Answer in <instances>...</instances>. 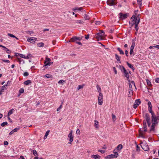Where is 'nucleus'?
Returning a JSON list of instances; mask_svg holds the SVG:
<instances>
[{
  "label": "nucleus",
  "instance_id": "nucleus-40",
  "mask_svg": "<svg viewBox=\"0 0 159 159\" xmlns=\"http://www.w3.org/2000/svg\"><path fill=\"white\" fill-rule=\"evenodd\" d=\"M98 34L100 35L101 37H102L104 35V32L103 31H102L101 32L98 33Z\"/></svg>",
  "mask_w": 159,
  "mask_h": 159
},
{
  "label": "nucleus",
  "instance_id": "nucleus-41",
  "mask_svg": "<svg viewBox=\"0 0 159 159\" xmlns=\"http://www.w3.org/2000/svg\"><path fill=\"white\" fill-rule=\"evenodd\" d=\"M7 124L8 123L7 122H4L1 124V125L2 127H4L6 125H7Z\"/></svg>",
  "mask_w": 159,
  "mask_h": 159
},
{
  "label": "nucleus",
  "instance_id": "nucleus-2",
  "mask_svg": "<svg viewBox=\"0 0 159 159\" xmlns=\"http://www.w3.org/2000/svg\"><path fill=\"white\" fill-rule=\"evenodd\" d=\"M148 111L149 112L151 113L152 115V119L157 118V117L155 116L154 112L152 111V106L150 102H148Z\"/></svg>",
  "mask_w": 159,
  "mask_h": 159
},
{
  "label": "nucleus",
  "instance_id": "nucleus-13",
  "mask_svg": "<svg viewBox=\"0 0 159 159\" xmlns=\"http://www.w3.org/2000/svg\"><path fill=\"white\" fill-rule=\"evenodd\" d=\"M37 40V38L34 37H32L31 38H29L27 39V41L28 42L32 43H34L35 42V41Z\"/></svg>",
  "mask_w": 159,
  "mask_h": 159
},
{
  "label": "nucleus",
  "instance_id": "nucleus-32",
  "mask_svg": "<svg viewBox=\"0 0 159 159\" xmlns=\"http://www.w3.org/2000/svg\"><path fill=\"white\" fill-rule=\"evenodd\" d=\"M94 126L96 128H98V122L97 120L94 121Z\"/></svg>",
  "mask_w": 159,
  "mask_h": 159
},
{
  "label": "nucleus",
  "instance_id": "nucleus-43",
  "mask_svg": "<svg viewBox=\"0 0 159 159\" xmlns=\"http://www.w3.org/2000/svg\"><path fill=\"white\" fill-rule=\"evenodd\" d=\"M96 38L98 39H102V37L100 36V35L98 34H97V36H96Z\"/></svg>",
  "mask_w": 159,
  "mask_h": 159
},
{
  "label": "nucleus",
  "instance_id": "nucleus-48",
  "mask_svg": "<svg viewBox=\"0 0 159 159\" xmlns=\"http://www.w3.org/2000/svg\"><path fill=\"white\" fill-rule=\"evenodd\" d=\"M8 36H10V37H12V38L16 37V36L14 35H13L12 34H9V33L8 34Z\"/></svg>",
  "mask_w": 159,
  "mask_h": 159
},
{
  "label": "nucleus",
  "instance_id": "nucleus-45",
  "mask_svg": "<svg viewBox=\"0 0 159 159\" xmlns=\"http://www.w3.org/2000/svg\"><path fill=\"white\" fill-rule=\"evenodd\" d=\"M4 50L6 51L7 53H11V51L6 48L4 49Z\"/></svg>",
  "mask_w": 159,
  "mask_h": 159
},
{
  "label": "nucleus",
  "instance_id": "nucleus-56",
  "mask_svg": "<svg viewBox=\"0 0 159 159\" xmlns=\"http://www.w3.org/2000/svg\"><path fill=\"white\" fill-rule=\"evenodd\" d=\"M95 23L96 25H100L101 23V22L99 21H96Z\"/></svg>",
  "mask_w": 159,
  "mask_h": 159
},
{
  "label": "nucleus",
  "instance_id": "nucleus-54",
  "mask_svg": "<svg viewBox=\"0 0 159 159\" xmlns=\"http://www.w3.org/2000/svg\"><path fill=\"white\" fill-rule=\"evenodd\" d=\"M114 155H115V158L117 157L118 156V154L117 152H114V154H113Z\"/></svg>",
  "mask_w": 159,
  "mask_h": 159
},
{
  "label": "nucleus",
  "instance_id": "nucleus-53",
  "mask_svg": "<svg viewBox=\"0 0 159 159\" xmlns=\"http://www.w3.org/2000/svg\"><path fill=\"white\" fill-rule=\"evenodd\" d=\"M113 69L115 74H117V70H116V68L115 67H113Z\"/></svg>",
  "mask_w": 159,
  "mask_h": 159
},
{
  "label": "nucleus",
  "instance_id": "nucleus-5",
  "mask_svg": "<svg viewBox=\"0 0 159 159\" xmlns=\"http://www.w3.org/2000/svg\"><path fill=\"white\" fill-rule=\"evenodd\" d=\"M50 61V59L47 57H46V60L44 62V66H50V65L52 64L53 62Z\"/></svg>",
  "mask_w": 159,
  "mask_h": 159
},
{
  "label": "nucleus",
  "instance_id": "nucleus-61",
  "mask_svg": "<svg viewBox=\"0 0 159 159\" xmlns=\"http://www.w3.org/2000/svg\"><path fill=\"white\" fill-rule=\"evenodd\" d=\"M155 82L156 83H159V78H157L156 79H155Z\"/></svg>",
  "mask_w": 159,
  "mask_h": 159
},
{
  "label": "nucleus",
  "instance_id": "nucleus-16",
  "mask_svg": "<svg viewBox=\"0 0 159 159\" xmlns=\"http://www.w3.org/2000/svg\"><path fill=\"white\" fill-rule=\"evenodd\" d=\"M135 39H133L132 41V45L130 47V50H133L135 45Z\"/></svg>",
  "mask_w": 159,
  "mask_h": 159
},
{
  "label": "nucleus",
  "instance_id": "nucleus-19",
  "mask_svg": "<svg viewBox=\"0 0 159 159\" xmlns=\"http://www.w3.org/2000/svg\"><path fill=\"white\" fill-rule=\"evenodd\" d=\"M91 157L95 159L97 158L99 159L100 157L98 155H92L91 156Z\"/></svg>",
  "mask_w": 159,
  "mask_h": 159
},
{
  "label": "nucleus",
  "instance_id": "nucleus-29",
  "mask_svg": "<svg viewBox=\"0 0 159 159\" xmlns=\"http://www.w3.org/2000/svg\"><path fill=\"white\" fill-rule=\"evenodd\" d=\"M122 148L123 146L122 145L119 144L117 146L116 148L117 150H120L122 149Z\"/></svg>",
  "mask_w": 159,
  "mask_h": 159
},
{
  "label": "nucleus",
  "instance_id": "nucleus-24",
  "mask_svg": "<svg viewBox=\"0 0 159 159\" xmlns=\"http://www.w3.org/2000/svg\"><path fill=\"white\" fill-rule=\"evenodd\" d=\"M31 83V82L30 80H26L24 82V84L26 85H27L29 84H30Z\"/></svg>",
  "mask_w": 159,
  "mask_h": 159
},
{
  "label": "nucleus",
  "instance_id": "nucleus-9",
  "mask_svg": "<svg viewBox=\"0 0 159 159\" xmlns=\"http://www.w3.org/2000/svg\"><path fill=\"white\" fill-rule=\"evenodd\" d=\"M140 144H142L141 147L144 151H148L149 150V148L146 143L143 144V143H141Z\"/></svg>",
  "mask_w": 159,
  "mask_h": 159
},
{
  "label": "nucleus",
  "instance_id": "nucleus-64",
  "mask_svg": "<svg viewBox=\"0 0 159 159\" xmlns=\"http://www.w3.org/2000/svg\"><path fill=\"white\" fill-rule=\"evenodd\" d=\"M76 43H77V44H79V45H81V46L82 45V43L81 42H80L77 41L76 42Z\"/></svg>",
  "mask_w": 159,
  "mask_h": 159
},
{
  "label": "nucleus",
  "instance_id": "nucleus-22",
  "mask_svg": "<svg viewBox=\"0 0 159 159\" xmlns=\"http://www.w3.org/2000/svg\"><path fill=\"white\" fill-rule=\"evenodd\" d=\"M146 81L147 83V84L148 85V86L151 87L152 86V84L151 83V82L148 80L146 79Z\"/></svg>",
  "mask_w": 159,
  "mask_h": 159
},
{
  "label": "nucleus",
  "instance_id": "nucleus-11",
  "mask_svg": "<svg viewBox=\"0 0 159 159\" xmlns=\"http://www.w3.org/2000/svg\"><path fill=\"white\" fill-rule=\"evenodd\" d=\"M143 129H144L143 131H142L140 133L139 136L142 138H144V137L143 136V135L144 134V132L147 131V125L144 124L143 125Z\"/></svg>",
  "mask_w": 159,
  "mask_h": 159
},
{
  "label": "nucleus",
  "instance_id": "nucleus-59",
  "mask_svg": "<svg viewBox=\"0 0 159 159\" xmlns=\"http://www.w3.org/2000/svg\"><path fill=\"white\" fill-rule=\"evenodd\" d=\"M77 134H79L80 133V130L79 129H77L76 131Z\"/></svg>",
  "mask_w": 159,
  "mask_h": 159
},
{
  "label": "nucleus",
  "instance_id": "nucleus-55",
  "mask_svg": "<svg viewBox=\"0 0 159 159\" xmlns=\"http://www.w3.org/2000/svg\"><path fill=\"white\" fill-rule=\"evenodd\" d=\"M65 81L63 80H60L58 82V84H62Z\"/></svg>",
  "mask_w": 159,
  "mask_h": 159
},
{
  "label": "nucleus",
  "instance_id": "nucleus-36",
  "mask_svg": "<svg viewBox=\"0 0 159 159\" xmlns=\"http://www.w3.org/2000/svg\"><path fill=\"white\" fill-rule=\"evenodd\" d=\"M142 0H137V2L139 5V7L140 8L142 6Z\"/></svg>",
  "mask_w": 159,
  "mask_h": 159
},
{
  "label": "nucleus",
  "instance_id": "nucleus-4",
  "mask_svg": "<svg viewBox=\"0 0 159 159\" xmlns=\"http://www.w3.org/2000/svg\"><path fill=\"white\" fill-rule=\"evenodd\" d=\"M129 82V93L130 94V93L131 92V93H133V88L132 87V86L133 85L134 86L135 88L136 89V87L135 83L133 81H130L129 80H128Z\"/></svg>",
  "mask_w": 159,
  "mask_h": 159
},
{
  "label": "nucleus",
  "instance_id": "nucleus-63",
  "mask_svg": "<svg viewBox=\"0 0 159 159\" xmlns=\"http://www.w3.org/2000/svg\"><path fill=\"white\" fill-rule=\"evenodd\" d=\"M140 148L138 145H136V150L138 151L139 150Z\"/></svg>",
  "mask_w": 159,
  "mask_h": 159
},
{
  "label": "nucleus",
  "instance_id": "nucleus-34",
  "mask_svg": "<svg viewBox=\"0 0 159 159\" xmlns=\"http://www.w3.org/2000/svg\"><path fill=\"white\" fill-rule=\"evenodd\" d=\"M84 85H79L78 87L76 89L77 90H79L80 89L83 88Z\"/></svg>",
  "mask_w": 159,
  "mask_h": 159
},
{
  "label": "nucleus",
  "instance_id": "nucleus-23",
  "mask_svg": "<svg viewBox=\"0 0 159 159\" xmlns=\"http://www.w3.org/2000/svg\"><path fill=\"white\" fill-rule=\"evenodd\" d=\"M119 66L120 69V70H121V71L122 72H123L124 71L125 72L126 71V70H125V68L123 66Z\"/></svg>",
  "mask_w": 159,
  "mask_h": 159
},
{
  "label": "nucleus",
  "instance_id": "nucleus-31",
  "mask_svg": "<svg viewBox=\"0 0 159 159\" xmlns=\"http://www.w3.org/2000/svg\"><path fill=\"white\" fill-rule=\"evenodd\" d=\"M96 87H97V89L98 90V92L99 93H101V88H100V86H99V85L98 84L97 85H96Z\"/></svg>",
  "mask_w": 159,
  "mask_h": 159
},
{
  "label": "nucleus",
  "instance_id": "nucleus-17",
  "mask_svg": "<svg viewBox=\"0 0 159 159\" xmlns=\"http://www.w3.org/2000/svg\"><path fill=\"white\" fill-rule=\"evenodd\" d=\"M124 73V75L127 78L128 80H129V75L127 71L126 70L125 72H123Z\"/></svg>",
  "mask_w": 159,
  "mask_h": 159
},
{
  "label": "nucleus",
  "instance_id": "nucleus-25",
  "mask_svg": "<svg viewBox=\"0 0 159 159\" xmlns=\"http://www.w3.org/2000/svg\"><path fill=\"white\" fill-rule=\"evenodd\" d=\"M115 157L113 154H111L107 156L106 157V158H115Z\"/></svg>",
  "mask_w": 159,
  "mask_h": 159
},
{
  "label": "nucleus",
  "instance_id": "nucleus-46",
  "mask_svg": "<svg viewBox=\"0 0 159 159\" xmlns=\"http://www.w3.org/2000/svg\"><path fill=\"white\" fill-rule=\"evenodd\" d=\"M112 118L113 121H115L116 120V116L113 114L112 115Z\"/></svg>",
  "mask_w": 159,
  "mask_h": 159
},
{
  "label": "nucleus",
  "instance_id": "nucleus-37",
  "mask_svg": "<svg viewBox=\"0 0 159 159\" xmlns=\"http://www.w3.org/2000/svg\"><path fill=\"white\" fill-rule=\"evenodd\" d=\"M18 55H19V57H22L25 59V58H28L27 57H25V55L20 54H18Z\"/></svg>",
  "mask_w": 159,
  "mask_h": 159
},
{
  "label": "nucleus",
  "instance_id": "nucleus-58",
  "mask_svg": "<svg viewBox=\"0 0 159 159\" xmlns=\"http://www.w3.org/2000/svg\"><path fill=\"white\" fill-rule=\"evenodd\" d=\"M98 151L101 152L102 153H104L105 152V151L102 150H99Z\"/></svg>",
  "mask_w": 159,
  "mask_h": 159
},
{
  "label": "nucleus",
  "instance_id": "nucleus-3",
  "mask_svg": "<svg viewBox=\"0 0 159 159\" xmlns=\"http://www.w3.org/2000/svg\"><path fill=\"white\" fill-rule=\"evenodd\" d=\"M131 19L132 20V21L130 22V24H131L132 25H136V24L137 23L138 21L139 20V22H140V19L139 17L137 16L136 17L135 16H133L131 18Z\"/></svg>",
  "mask_w": 159,
  "mask_h": 159
},
{
  "label": "nucleus",
  "instance_id": "nucleus-28",
  "mask_svg": "<svg viewBox=\"0 0 159 159\" xmlns=\"http://www.w3.org/2000/svg\"><path fill=\"white\" fill-rule=\"evenodd\" d=\"M117 50L120 53V54H124V53L123 51L119 48H117Z\"/></svg>",
  "mask_w": 159,
  "mask_h": 159
},
{
  "label": "nucleus",
  "instance_id": "nucleus-30",
  "mask_svg": "<svg viewBox=\"0 0 159 159\" xmlns=\"http://www.w3.org/2000/svg\"><path fill=\"white\" fill-rule=\"evenodd\" d=\"M50 132V130H48L47 131L46 133H45V134L44 137V139H45L47 138V136L48 135L49 133Z\"/></svg>",
  "mask_w": 159,
  "mask_h": 159
},
{
  "label": "nucleus",
  "instance_id": "nucleus-6",
  "mask_svg": "<svg viewBox=\"0 0 159 159\" xmlns=\"http://www.w3.org/2000/svg\"><path fill=\"white\" fill-rule=\"evenodd\" d=\"M103 96L102 93H99L98 97V104L100 105H101L103 103Z\"/></svg>",
  "mask_w": 159,
  "mask_h": 159
},
{
  "label": "nucleus",
  "instance_id": "nucleus-38",
  "mask_svg": "<svg viewBox=\"0 0 159 159\" xmlns=\"http://www.w3.org/2000/svg\"><path fill=\"white\" fill-rule=\"evenodd\" d=\"M33 153L34 155L35 156L38 155L37 152L35 150H33Z\"/></svg>",
  "mask_w": 159,
  "mask_h": 159
},
{
  "label": "nucleus",
  "instance_id": "nucleus-39",
  "mask_svg": "<svg viewBox=\"0 0 159 159\" xmlns=\"http://www.w3.org/2000/svg\"><path fill=\"white\" fill-rule=\"evenodd\" d=\"M76 23L83 24L84 22L82 20H77L76 22Z\"/></svg>",
  "mask_w": 159,
  "mask_h": 159
},
{
  "label": "nucleus",
  "instance_id": "nucleus-14",
  "mask_svg": "<svg viewBox=\"0 0 159 159\" xmlns=\"http://www.w3.org/2000/svg\"><path fill=\"white\" fill-rule=\"evenodd\" d=\"M119 18L122 20L125 19L127 17V15L126 14H123L121 13L119 14Z\"/></svg>",
  "mask_w": 159,
  "mask_h": 159
},
{
  "label": "nucleus",
  "instance_id": "nucleus-18",
  "mask_svg": "<svg viewBox=\"0 0 159 159\" xmlns=\"http://www.w3.org/2000/svg\"><path fill=\"white\" fill-rule=\"evenodd\" d=\"M115 56L116 59L117 60V62L120 63V57H119L117 54H115Z\"/></svg>",
  "mask_w": 159,
  "mask_h": 159
},
{
  "label": "nucleus",
  "instance_id": "nucleus-8",
  "mask_svg": "<svg viewBox=\"0 0 159 159\" xmlns=\"http://www.w3.org/2000/svg\"><path fill=\"white\" fill-rule=\"evenodd\" d=\"M82 39V37H77L76 36H74L73 37V38H72L69 41V42H76L77 40H80Z\"/></svg>",
  "mask_w": 159,
  "mask_h": 159
},
{
  "label": "nucleus",
  "instance_id": "nucleus-27",
  "mask_svg": "<svg viewBox=\"0 0 159 159\" xmlns=\"http://www.w3.org/2000/svg\"><path fill=\"white\" fill-rule=\"evenodd\" d=\"M139 20L137 22V23H136V24L135 25V30H136V31L137 32L138 31V30L139 29V27H138V25L139 24Z\"/></svg>",
  "mask_w": 159,
  "mask_h": 159
},
{
  "label": "nucleus",
  "instance_id": "nucleus-50",
  "mask_svg": "<svg viewBox=\"0 0 159 159\" xmlns=\"http://www.w3.org/2000/svg\"><path fill=\"white\" fill-rule=\"evenodd\" d=\"M45 77L48 78H50L52 77V75L49 74H46L45 75Z\"/></svg>",
  "mask_w": 159,
  "mask_h": 159
},
{
  "label": "nucleus",
  "instance_id": "nucleus-62",
  "mask_svg": "<svg viewBox=\"0 0 159 159\" xmlns=\"http://www.w3.org/2000/svg\"><path fill=\"white\" fill-rule=\"evenodd\" d=\"M4 144L5 145H8V142L7 141H5L4 142Z\"/></svg>",
  "mask_w": 159,
  "mask_h": 159
},
{
  "label": "nucleus",
  "instance_id": "nucleus-51",
  "mask_svg": "<svg viewBox=\"0 0 159 159\" xmlns=\"http://www.w3.org/2000/svg\"><path fill=\"white\" fill-rule=\"evenodd\" d=\"M19 129V128H16L13 130L14 132H17L18 130Z\"/></svg>",
  "mask_w": 159,
  "mask_h": 159
},
{
  "label": "nucleus",
  "instance_id": "nucleus-47",
  "mask_svg": "<svg viewBox=\"0 0 159 159\" xmlns=\"http://www.w3.org/2000/svg\"><path fill=\"white\" fill-rule=\"evenodd\" d=\"M19 92L20 93H24V89H23V88H21L19 90Z\"/></svg>",
  "mask_w": 159,
  "mask_h": 159
},
{
  "label": "nucleus",
  "instance_id": "nucleus-57",
  "mask_svg": "<svg viewBox=\"0 0 159 159\" xmlns=\"http://www.w3.org/2000/svg\"><path fill=\"white\" fill-rule=\"evenodd\" d=\"M2 61L3 62H7V63H9L10 62V61L9 60H2Z\"/></svg>",
  "mask_w": 159,
  "mask_h": 159
},
{
  "label": "nucleus",
  "instance_id": "nucleus-35",
  "mask_svg": "<svg viewBox=\"0 0 159 159\" xmlns=\"http://www.w3.org/2000/svg\"><path fill=\"white\" fill-rule=\"evenodd\" d=\"M84 18L85 20H88L90 18L89 16L86 14H84Z\"/></svg>",
  "mask_w": 159,
  "mask_h": 159
},
{
  "label": "nucleus",
  "instance_id": "nucleus-7",
  "mask_svg": "<svg viewBox=\"0 0 159 159\" xmlns=\"http://www.w3.org/2000/svg\"><path fill=\"white\" fill-rule=\"evenodd\" d=\"M146 120L148 124V126L149 127L151 125L150 118L149 115L148 113H146L145 115Z\"/></svg>",
  "mask_w": 159,
  "mask_h": 159
},
{
  "label": "nucleus",
  "instance_id": "nucleus-49",
  "mask_svg": "<svg viewBox=\"0 0 159 159\" xmlns=\"http://www.w3.org/2000/svg\"><path fill=\"white\" fill-rule=\"evenodd\" d=\"M29 74L27 72H25L23 74V75L24 76H27L29 75Z\"/></svg>",
  "mask_w": 159,
  "mask_h": 159
},
{
  "label": "nucleus",
  "instance_id": "nucleus-42",
  "mask_svg": "<svg viewBox=\"0 0 159 159\" xmlns=\"http://www.w3.org/2000/svg\"><path fill=\"white\" fill-rule=\"evenodd\" d=\"M6 84H5L4 85H3L2 87V88L1 89L2 91H4V90L6 89H7V88H6Z\"/></svg>",
  "mask_w": 159,
  "mask_h": 159
},
{
  "label": "nucleus",
  "instance_id": "nucleus-20",
  "mask_svg": "<svg viewBox=\"0 0 159 159\" xmlns=\"http://www.w3.org/2000/svg\"><path fill=\"white\" fill-rule=\"evenodd\" d=\"M126 63L128 65V66L130 68H131L133 71H134V67L130 63H128V62H126Z\"/></svg>",
  "mask_w": 159,
  "mask_h": 159
},
{
  "label": "nucleus",
  "instance_id": "nucleus-12",
  "mask_svg": "<svg viewBox=\"0 0 159 159\" xmlns=\"http://www.w3.org/2000/svg\"><path fill=\"white\" fill-rule=\"evenodd\" d=\"M141 102L140 99H136L135 101L134 104L133 106V107L134 109H136L137 107H138L139 105L140 104Z\"/></svg>",
  "mask_w": 159,
  "mask_h": 159
},
{
  "label": "nucleus",
  "instance_id": "nucleus-15",
  "mask_svg": "<svg viewBox=\"0 0 159 159\" xmlns=\"http://www.w3.org/2000/svg\"><path fill=\"white\" fill-rule=\"evenodd\" d=\"M107 3L108 5L110 6L114 5L115 4L114 0H108L107 2Z\"/></svg>",
  "mask_w": 159,
  "mask_h": 159
},
{
  "label": "nucleus",
  "instance_id": "nucleus-1",
  "mask_svg": "<svg viewBox=\"0 0 159 159\" xmlns=\"http://www.w3.org/2000/svg\"><path fill=\"white\" fill-rule=\"evenodd\" d=\"M158 118H155L152 119V125H150V128L149 129V132H152L154 133L155 132V127L158 124L157 121Z\"/></svg>",
  "mask_w": 159,
  "mask_h": 159
},
{
  "label": "nucleus",
  "instance_id": "nucleus-33",
  "mask_svg": "<svg viewBox=\"0 0 159 159\" xmlns=\"http://www.w3.org/2000/svg\"><path fill=\"white\" fill-rule=\"evenodd\" d=\"M14 110L13 109H12L9 111L8 113V116H9L10 115L12 114L13 113V111Z\"/></svg>",
  "mask_w": 159,
  "mask_h": 159
},
{
  "label": "nucleus",
  "instance_id": "nucleus-10",
  "mask_svg": "<svg viewBox=\"0 0 159 159\" xmlns=\"http://www.w3.org/2000/svg\"><path fill=\"white\" fill-rule=\"evenodd\" d=\"M72 131L71 130L68 136V138L69 139V140L70 141L69 143L70 144L72 142L73 140L74 136L72 135Z\"/></svg>",
  "mask_w": 159,
  "mask_h": 159
},
{
  "label": "nucleus",
  "instance_id": "nucleus-60",
  "mask_svg": "<svg viewBox=\"0 0 159 159\" xmlns=\"http://www.w3.org/2000/svg\"><path fill=\"white\" fill-rule=\"evenodd\" d=\"M11 81H8L7 82V84H6V86H8L10 84H11Z\"/></svg>",
  "mask_w": 159,
  "mask_h": 159
},
{
  "label": "nucleus",
  "instance_id": "nucleus-44",
  "mask_svg": "<svg viewBox=\"0 0 159 159\" xmlns=\"http://www.w3.org/2000/svg\"><path fill=\"white\" fill-rule=\"evenodd\" d=\"M63 103V102H61V105H60V106H59V107H58V108L57 109V111H59V110H60V109H61V108H62V104Z\"/></svg>",
  "mask_w": 159,
  "mask_h": 159
},
{
  "label": "nucleus",
  "instance_id": "nucleus-52",
  "mask_svg": "<svg viewBox=\"0 0 159 159\" xmlns=\"http://www.w3.org/2000/svg\"><path fill=\"white\" fill-rule=\"evenodd\" d=\"M31 56L32 55L30 54H28L27 56H25V57H27L28 58H25V59H29Z\"/></svg>",
  "mask_w": 159,
  "mask_h": 159
},
{
  "label": "nucleus",
  "instance_id": "nucleus-26",
  "mask_svg": "<svg viewBox=\"0 0 159 159\" xmlns=\"http://www.w3.org/2000/svg\"><path fill=\"white\" fill-rule=\"evenodd\" d=\"M37 45V46L39 47H43L44 46V43L42 42L39 43H38Z\"/></svg>",
  "mask_w": 159,
  "mask_h": 159
},
{
  "label": "nucleus",
  "instance_id": "nucleus-21",
  "mask_svg": "<svg viewBox=\"0 0 159 159\" xmlns=\"http://www.w3.org/2000/svg\"><path fill=\"white\" fill-rule=\"evenodd\" d=\"M18 61L20 64H24L25 61L22 59H21L20 58H18Z\"/></svg>",
  "mask_w": 159,
  "mask_h": 159
}]
</instances>
